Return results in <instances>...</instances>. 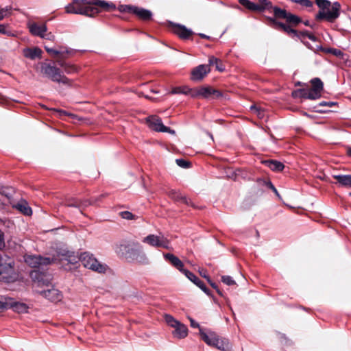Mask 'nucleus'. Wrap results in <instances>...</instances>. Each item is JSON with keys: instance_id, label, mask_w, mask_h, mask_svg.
I'll list each match as a JSON object with an SVG mask.
<instances>
[{"instance_id": "1", "label": "nucleus", "mask_w": 351, "mask_h": 351, "mask_svg": "<svg viewBox=\"0 0 351 351\" xmlns=\"http://www.w3.org/2000/svg\"><path fill=\"white\" fill-rule=\"evenodd\" d=\"M256 11H263L265 10H271L276 18L283 19L286 21L295 25L302 21L301 19L296 15L287 12L285 10L276 6H272L271 2L267 0H257L255 2Z\"/></svg>"}, {"instance_id": "2", "label": "nucleus", "mask_w": 351, "mask_h": 351, "mask_svg": "<svg viewBox=\"0 0 351 351\" xmlns=\"http://www.w3.org/2000/svg\"><path fill=\"white\" fill-rule=\"evenodd\" d=\"M65 12L68 14L92 17L97 14L99 10L94 6V0H72L71 3L65 6Z\"/></svg>"}, {"instance_id": "3", "label": "nucleus", "mask_w": 351, "mask_h": 351, "mask_svg": "<svg viewBox=\"0 0 351 351\" xmlns=\"http://www.w3.org/2000/svg\"><path fill=\"white\" fill-rule=\"evenodd\" d=\"M320 11L317 14V19H325L333 22L339 15L340 4L337 2L331 3L328 0H315Z\"/></svg>"}, {"instance_id": "4", "label": "nucleus", "mask_w": 351, "mask_h": 351, "mask_svg": "<svg viewBox=\"0 0 351 351\" xmlns=\"http://www.w3.org/2000/svg\"><path fill=\"white\" fill-rule=\"evenodd\" d=\"M121 250H123L128 258L141 264L148 263V259L143 252V247L139 243L130 241L121 245Z\"/></svg>"}, {"instance_id": "5", "label": "nucleus", "mask_w": 351, "mask_h": 351, "mask_svg": "<svg viewBox=\"0 0 351 351\" xmlns=\"http://www.w3.org/2000/svg\"><path fill=\"white\" fill-rule=\"evenodd\" d=\"M14 260L5 254H0V281L10 282L15 280Z\"/></svg>"}, {"instance_id": "6", "label": "nucleus", "mask_w": 351, "mask_h": 351, "mask_svg": "<svg viewBox=\"0 0 351 351\" xmlns=\"http://www.w3.org/2000/svg\"><path fill=\"white\" fill-rule=\"evenodd\" d=\"M40 73L52 82L71 86V81L62 73L60 69L47 63L40 64Z\"/></svg>"}, {"instance_id": "7", "label": "nucleus", "mask_w": 351, "mask_h": 351, "mask_svg": "<svg viewBox=\"0 0 351 351\" xmlns=\"http://www.w3.org/2000/svg\"><path fill=\"white\" fill-rule=\"evenodd\" d=\"M202 339L209 346L222 351H230L231 345L228 339L219 337L213 332H204L200 330Z\"/></svg>"}, {"instance_id": "8", "label": "nucleus", "mask_w": 351, "mask_h": 351, "mask_svg": "<svg viewBox=\"0 0 351 351\" xmlns=\"http://www.w3.org/2000/svg\"><path fill=\"white\" fill-rule=\"evenodd\" d=\"M79 259L85 267L93 271L104 273L106 269V266L100 263L93 254L89 252L82 253Z\"/></svg>"}, {"instance_id": "9", "label": "nucleus", "mask_w": 351, "mask_h": 351, "mask_svg": "<svg viewBox=\"0 0 351 351\" xmlns=\"http://www.w3.org/2000/svg\"><path fill=\"white\" fill-rule=\"evenodd\" d=\"M143 242L154 247H162L167 250L171 249L170 241L162 234L158 235L149 234L143 238Z\"/></svg>"}, {"instance_id": "10", "label": "nucleus", "mask_w": 351, "mask_h": 351, "mask_svg": "<svg viewBox=\"0 0 351 351\" xmlns=\"http://www.w3.org/2000/svg\"><path fill=\"white\" fill-rule=\"evenodd\" d=\"M212 95L215 97L221 96V93L216 89L213 88L210 86H200L195 88H191V96L192 97H202L209 98Z\"/></svg>"}, {"instance_id": "11", "label": "nucleus", "mask_w": 351, "mask_h": 351, "mask_svg": "<svg viewBox=\"0 0 351 351\" xmlns=\"http://www.w3.org/2000/svg\"><path fill=\"white\" fill-rule=\"evenodd\" d=\"M311 84L312 85L311 89H310V94L308 96L309 99H317L321 97L322 91L324 88V84L322 80L315 77L311 80Z\"/></svg>"}, {"instance_id": "12", "label": "nucleus", "mask_w": 351, "mask_h": 351, "mask_svg": "<svg viewBox=\"0 0 351 351\" xmlns=\"http://www.w3.org/2000/svg\"><path fill=\"white\" fill-rule=\"evenodd\" d=\"M25 261L32 267H38L43 265H49L52 262L49 258H44L40 256L26 255Z\"/></svg>"}, {"instance_id": "13", "label": "nucleus", "mask_w": 351, "mask_h": 351, "mask_svg": "<svg viewBox=\"0 0 351 351\" xmlns=\"http://www.w3.org/2000/svg\"><path fill=\"white\" fill-rule=\"evenodd\" d=\"M210 71L209 65L201 64L194 68L191 71V80H202Z\"/></svg>"}, {"instance_id": "14", "label": "nucleus", "mask_w": 351, "mask_h": 351, "mask_svg": "<svg viewBox=\"0 0 351 351\" xmlns=\"http://www.w3.org/2000/svg\"><path fill=\"white\" fill-rule=\"evenodd\" d=\"M170 26L172 32L181 38H188L190 36L193 34V32L191 29H187L184 25L171 23Z\"/></svg>"}, {"instance_id": "15", "label": "nucleus", "mask_w": 351, "mask_h": 351, "mask_svg": "<svg viewBox=\"0 0 351 351\" xmlns=\"http://www.w3.org/2000/svg\"><path fill=\"white\" fill-rule=\"evenodd\" d=\"M40 293L47 300L57 302L62 300V295L61 293L56 289L52 287L47 290H44L40 292Z\"/></svg>"}, {"instance_id": "16", "label": "nucleus", "mask_w": 351, "mask_h": 351, "mask_svg": "<svg viewBox=\"0 0 351 351\" xmlns=\"http://www.w3.org/2000/svg\"><path fill=\"white\" fill-rule=\"evenodd\" d=\"M167 195L170 198L175 201H180L186 205L195 207L194 204L187 198L186 196L182 195L179 191L171 189L167 193Z\"/></svg>"}, {"instance_id": "17", "label": "nucleus", "mask_w": 351, "mask_h": 351, "mask_svg": "<svg viewBox=\"0 0 351 351\" xmlns=\"http://www.w3.org/2000/svg\"><path fill=\"white\" fill-rule=\"evenodd\" d=\"M146 123L149 128L156 132H162L165 125L162 124L161 119L157 116H150L146 119Z\"/></svg>"}, {"instance_id": "18", "label": "nucleus", "mask_w": 351, "mask_h": 351, "mask_svg": "<svg viewBox=\"0 0 351 351\" xmlns=\"http://www.w3.org/2000/svg\"><path fill=\"white\" fill-rule=\"evenodd\" d=\"M128 10L143 20H149L152 17V12L143 8L128 7Z\"/></svg>"}, {"instance_id": "19", "label": "nucleus", "mask_w": 351, "mask_h": 351, "mask_svg": "<svg viewBox=\"0 0 351 351\" xmlns=\"http://www.w3.org/2000/svg\"><path fill=\"white\" fill-rule=\"evenodd\" d=\"M183 273L191 282L199 287L203 291L208 294V290L205 285L195 275L186 269L184 270Z\"/></svg>"}, {"instance_id": "20", "label": "nucleus", "mask_w": 351, "mask_h": 351, "mask_svg": "<svg viewBox=\"0 0 351 351\" xmlns=\"http://www.w3.org/2000/svg\"><path fill=\"white\" fill-rule=\"evenodd\" d=\"M289 25L284 24L282 23L277 22L276 25L279 27L281 29H282L285 32L287 33L289 35H291L293 37H300L299 32L292 28V26H296L298 25H293L289 22H287ZM300 23H298L299 24Z\"/></svg>"}, {"instance_id": "21", "label": "nucleus", "mask_w": 351, "mask_h": 351, "mask_svg": "<svg viewBox=\"0 0 351 351\" xmlns=\"http://www.w3.org/2000/svg\"><path fill=\"white\" fill-rule=\"evenodd\" d=\"M94 6L105 11H112L116 9V5L113 3L103 0H94Z\"/></svg>"}, {"instance_id": "22", "label": "nucleus", "mask_w": 351, "mask_h": 351, "mask_svg": "<svg viewBox=\"0 0 351 351\" xmlns=\"http://www.w3.org/2000/svg\"><path fill=\"white\" fill-rule=\"evenodd\" d=\"M164 256H165V259L168 260L169 262H171V263L174 267H176L177 269H178L182 273L184 272V271L185 269L183 268V266H184L183 263L177 256H174L172 254H169V253L164 254Z\"/></svg>"}, {"instance_id": "23", "label": "nucleus", "mask_w": 351, "mask_h": 351, "mask_svg": "<svg viewBox=\"0 0 351 351\" xmlns=\"http://www.w3.org/2000/svg\"><path fill=\"white\" fill-rule=\"evenodd\" d=\"M42 51L38 47L25 48L23 49V55L25 57L34 60L36 58H40Z\"/></svg>"}, {"instance_id": "24", "label": "nucleus", "mask_w": 351, "mask_h": 351, "mask_svg": "<svg viewBox=\"0 0 351 351\" xmlns=\"http://www.w3.org/2000/svg\"><path fill=\"white\" fill-rule=\"evenodd\" d=\"M10 308L13 309L14 311L18 313H25L27 312L29 307L26 304L14 301L12 298Z\"/></svg>"}, {"instance_id": "25", "label": "nucleus", "mask_w": 351, "mask_h": 351, "mask_svg": "<svg viewBox=\"0 0 351 351\" xmlns=\"http://www.w3.org/2000/svg\"><path fill=\"white\" fill-rule=\"evenodd\" d=\"M30 32L36 36L42 37L44 33L47 32V27L44 24L38 25L33 23L29 25Z\"/></svg>"}, {"instance_id": "26", "label": "nucleus", "mask_w": 351, "mask_h": 351, "mask_svg": "<svg viewBox=\"0 0 351 351\" xmlns=\"http://www.w3.org/2000/svg\"><path fill=\"white\" fill-rule=\"evenodd\" d=\"M174 328L173 335L175 337L182 339L187 336L188 329L184 324L180 322Z\"/></svg>"}, {"instance_id": "27", "label": "nucleus", "mask_w": 351, "mask_h": 351, "mask_svg": "<svg viewBox=\"0 0 351 351\" xmlns=\"http://www.w3.org/2000/svg\"><path fill=\"white\" fill-rule=\"evenodd\" d=\"M31 277L38 284V286L47 285L49 282L48 278L45 279V276L43 274L36 271L31 273Z\"/></svg>"}, {"instance_id": "28", "label": "nucleus", "mask_w": 351, "mask_h": 351, "mask_svg": "<svg viewBox=\"0 0 351 351\" xmlns=\"http://www.w3.org/2000/svg\"><path fill=\"white\" fill-rule=\"evenodd\" d=\"M9 191H10L9 188L0 186V207L9 202L11 196Z\"/></svg>"}, {"instance_id": "29", "label": "nucleus", "mask_w": 351, "mask_h": 351, "mask_svg": "<svg viewBox=\"0 0 351 351\" xmlns=\"http://www.w3.org/2000/svg\"><path fill=\"white\" fill-rule=\"evenodd\" d=\"M333 178L341 186L351 188V175H335Z\"/></svg>"}, {"instance_id": "30", "label": "nucleus", "mask_w": 351, "mask_h": 351, "mask_svg": "<svg viewBox=\"0 0 351 351\" xmlns=\"http://www.w3.org/2000/svg\"><path fill=\"white\" fill-rule=\"evenodd\" d=\"M16 209L21 211L23 214L29 216L32 213V208L28 206V204L24 201L21 200L16 205L14 206Z\"/></svg>"}, {"instance_id": "31", "label": "nucleus", "mask_w": 351, "mask_h": 351, "mask_svg": "<svg viewBox=\"0 0 351 351\" xmlns=\"http://www.w3.org/2000/svg\"><path fill=\"white\" fill-rule=\"evenodd\" d=\"M45 49L52 57L57 58V60L65 58V55L68 53L66 51H59L47 46L45 47Z\"/></svg>"}, {"instance_id": "32", "label": "nucleus", "mask_w": 351, "mask_h": 351, "mask_svg": "<svg viewBox=\"0 0 351 351\" xmlns=\"http://www.w3.org/2000/svg\"><path fill=\"white\" fill-rule=\"evenodd\" d=\"M263 162L268 167H269L272 171H280L285 167L282 162L277 160H265Z\"/></svg>"}, {"instance_id": "33", "label": "nucleus", "mask_w": 351, "mask_h": 351, "mask_svg": "<svg viewBox=\"0 0 351 351\" xmlns=\"http://www.w3.org/2000/svg\"><path fill=\"white\" fill-rule=\"evenodd\" d=\"M57 62L62 68H63L64 72L68 74L75 73L77 71V69L75 65L65 62L62 61V60H58Z\"/></svg>"}, {"instance_id": "34", "label": "nucleus", "mask_w": 351, "mask_h": 351, "mask_svg": "<svg viewBox=\"0 0 351 351\" xmlns=\"http://www.w3.org/2000/svg\"><path fill=\"white\" fill-rule=\"evenodd\" d=\"M191 88L188 86H180L173 88L171 90L172 94H184V95H191Z\"/></svg>"}, {"instance_id": "35", "label": "nucleus", "mask_w": 351, "mask_h": 351, "mask_svg": "<svg viewBox=\"0 0 351 351\" xmlns=\"http://www.w3.org/2000/svg\"><path fill=\"white\" fill-rule=\"evenodd\" d=\"M12 8L11 6H6L0 10V21L3 19L9 17L12 14Z\"/></svg>"}, {"instance_id": "36", "label": "nucleus", "mask_w": 351, "mask_h": 351, "mask_svg": "<svg viewBox=\"0 0 351 351\" xmlns=\"http://www.w3.org/2000/svg\"><path fill=\"white\" fill-rule=\"evenodd\" d=\"M10 302H12L11 298H5L0 300V313L3 310L10 308Z\"/></svg>"}, {"instance_id": "37", "label": "nucleus", "mask_w": 351, "mask_h": 351, "mask_svg": "<svg viewBox=\"0 0 351 351\" xmlns=\"http://www.w3.org/2000/svg\"><path fill=\"white\" fill-rule=\"evenodd\" d=\"M250 110L257 115L259 119H263L265 114L263 110L256 105H253L250 107Z\"/></svg>"}, {"instance_id": "38", "label": "nucleus", "mask_w": 351, "mask_h": 351, "mask_svg": "<svg viewBox=\"0 0 351 351\" xmlns=\"http://www.w3.org/2000/svg\"><path fill=\"white\" fill-rule=\"evenodd\" d=\"M239 3L252 11H256L255 2H251L249 0H239Z\"/></svg>"}, {"instance_id": "39", "label": "nucleus", "mask_w": 351, "mask_h": 351, "mask_svg": "<svg viewBox=\"0 0 351 351\" xmlns=\"http://www.w3.org/2000/svg\"><path fill=\"white\" fill-rule=\"evenodd\" d=\"M9 25L8 24H0V34L8 36H14V34L7 29Z\"/></svg>"}, {"instance_id": "40", "label": "nucleus", "mask_w": 351, "mask_h": 351, "mask_svg": "<svg viewBox=\"0 0 351 351\" xmlns=\"http://www.w3.org/2000/svg\"><path fill=\"white\" fill-rule=\"evenodd\" d=\"M165 321L173 328L176 327L180 323V322L176 320L172 316L168 315L165 316Z\"/></svg>"}, {"instance_id": "41", "label": "nucleus", "mask_w": 351, "mask_h": 351, "mask_svg": "<svg viewBox=\"0 0 351 351\" xmlns=\"http://www.w3.org/2000/svg\"><path fill=\"white\" fill-rule=\"evenodd\" d=\"M120 216L125 219L132 220L134 219V215L129 211H123L119 213Z\"/></svg>"}, {"instance_id": "42", "label": "nucleus", "mask_w": 351, "mask_h": 351, "mask_svg": "<svg viewBox=\"0 0 351 351\" xmlns=\"http://www.w3.org/2000/svg\"><path fill=\"white\" fill-rule=\"evenodd\" d=\"M176 164L182 168H189L190 167V162L184 159H176Z\"/></svg>"}, {"instance_id": "43", "label": "nucleus", "mask_w": 351, "mask_h": 351, "mask_svg": "<svg viewBox=\"0 0 351 351\" xmlns=\"http://www.w3.org/2000/svg\"><path fill=\"white\" fill-rule=\"evenodd\" d=\"M221 281L227 285H235V281L229 276H221Z\"/></svg>"}, {"instance_id": "44", "label": "nucleus", "mask_w": 351, "mask_h": 351, "mask_svg": "<svg viewBox=\"0 0 351 351\" xmlns=\"http://www.w3.org/2000/svg\"><path fill=\"white\" fill-rule=\"evenodd\" d=\"M299 35H300V37H299L300 38L308 37L309 39H311L313 41L316 40V37L314 35L309 34L308 32H299Z\"/></svg>"}, {"instance_id": "45", "label": "nucleus", "mask_w": 351, "mask_h": 351, "mask_svg": "<svg viewBox=\"0 0 351 351\" xmlns=\"http://www.w3.org/2000/svg\"><path fill=\"white\" fill-rule=\"evenodd\" d=\"M60 114V115H69V117H71L72 119H73L74 120H76V121H80L82 120L81 118L78 117L77 115L74 114H69L67 113L65 111H63V110H59L58 111Z\"/></svg>"}, {"instance_id": "46", "label": "nucleus", "mask_w": 351, "mask_h": 351, "mask_svg": "<svg viewBox=\"0 0 351 351\" xmlns=\"http://www.w3.org/2000/svg\"><path fill=\"white\" fill-rule=\"evenodd\" d=\"M5 247V243L4 239V234L3 232L0 230V250L4 249Z\"/></svg>"}, {"instance_id": "47", "label": "nucleus", "mask_w": 351, "mask_h": 351, "mask_svg": "<svg viewBox=\"0 0 351 351\" xmlns=\"http://www.w3.org/2000/svg\"><path fill=\"white\" fill-rule=\"evenodd\" d=\"M41 38L48 39L50 40H53L55 39V36L53 34H52L51 32H49V33L45 32L43 34V35L42 36Z\"/></svg>"}, {"instance_id": "48", "label": "nucleus", "mask_w": 351, "mask_h": 351, "mask_svg": "<svg viewBox=\"0 0 351 351\" xmlns=\"http://www.w3.org/2000/svg\"><path fill=\"white\" fill-rule=\"evenodd\" d=\"M80 200L75 199L72 202H69L66 205L69 207H80Z\"/></svg>"}, {"instance_id": "49", "label": "nucleus", "mask_w": 351, "mask_h": 351, "mask_svg": "<svg viewBox=\"0 0 351 351\" xmlns=\"http://www.w3.org/2000/svg\"><path fill=\"white\" fill-rule=\"evenodd\" d=\"M209 65H215V64H217V63L219 62V59L214 57V56H211L209 58Z\"/></svg>"}, {"instance_id": "50", "label": "nucleus", "mask_w": 351, "mask_h": 351, "mask_svg": "<svg viewBox=\"0 0 351 351\" xmlns=\"http://www.w3.org/2000/svg\"><path fill=\"white\" fill-rule=\"evenodd\" d=\"M295 2H300L302 5L305 7H311L312 6L313 3L309 0H301L300 1L295 0Z\"/></svg>"}, {"instance_id": "51", "label": "nucleus", "mask_w": 351, "mask_h": 351, "mask_svg": "<svg viewBox=\"0 0 351 351\" xmlns=\"http://www.w3.org/2000/svg\"><path fill=\"white\" fill-rule=\"evenodd\" d=\"M215 69L220 72H222L225 70L224 66L223 65V64L220 60H219V62L217 63V64H215Z\"/></svg>"}, {"instance_id": "52", "label": "nucleus", "mask_w": 351, "mask_h": 351, "mask_svg": "<svg viewBox=\"0 0 351 351\" xmlns=\"http://www.w3.org/2000/svg\"><path fill=\"white\" fill-rule=\"evenodd\" d=\"M267 185L275 193V194L279 197L280 198V195L278 192V191L276 190V189L274 186V185L271 183V182H267Z\"/></svg>"}, {"instance_id": "53", "label": "nucleus", "mask_w": 351, "mask_h": 351, "mask_svg": "<svg viewBox=\"0 0 351 351\" xmlns=\"http://www.w3.org/2000/svg\"><path fill=\"white\" fill-rule=\"evenodd\" d=\"M302 93L300 94V97L308 99V96L310 94V90H306L304 89H302Z\"/></svg>"}, {"instance_id": "54", "label": "nucleus", "mask_w": 351, "mask_h": 351, "mask_svg": "<svg viewBox=\"0 0 351 351\" xmlns=\"http://www.w3.org/2000/svg\"><path fill=\"white\" fill-rule=\"evenodd\" d=\"M302 93V89H298L293 91L292 96L293 97H300V94Z\"/></svg>"}, {"instance_id": "55", "label": "nucleus", "mask_w": 351, "mask_h": 351, "mask_svg": "<svg viewBox=\"0 0 351 351\" xmlns=\"http://www.w3.org/2000/svg\"><path fill=\"white\" fill-rule=\"evenodd\" d=\"M162 132H168L171 134H175V133H176L174 130H171L169 128L166 127V126L162 128Z\"/></svg>"}, {"instance_id": "56", "label": "nucleus", "mask_w": 351, "mask_h": 351, "mask_svg": "<svg viewBox=\"0 0 351 351\" xmlns=\"http://www.w3.org/2000/svg\"><path fill=\"white\" fill-rule=\"evenodd\" d=\"M240 173H241V170L238 169L234 173V175L232 176H229V177L232 178V179L234 180H237L239 178V176H240Z\"/></svg>"}, {"instance_id": "57", "label": "nucleus", "mask_w": 351, "mask_h": 351, "mask_svg": "<svg viewBox=\"0 0 351 351\" xmlns=\"http://www.w3.org/2000/svg\"><path fill=\"white\" fill-rule=\"evenodd\" d=\"M191 326L193 328H199V325L198 323H197L193 319L189 318Z\"/></svg>"}, {"instance_id": "58", "label": "nucleus", "mask_w": 351, "mask_h": 351, "mask_svg": "<svg viewBox=\"0 0 351 351\" xmlns=\"http://www.w3.org/2000/svg\"><path fill=\"white\" fill-rule=\"evenodd\" d=\"M80 202H81L80 207L81 206H88V205L92 204L91 202L89 200H84V201L80 200Z\"/></svg>"}, {"instance_id": "59", "label": "nucleus", "mask_w": 351, "mask_h": 351, "mask_svg": "<svg viewBox=\"0 0 351 351\" xmlns=\"http://www.w3.org/2000/svg\"><path fill=\"white\" fill-rule=\"evenodd\" d=\"M333 105H335V103L334 102H326V101H322L319 104V106H329V107H331Z\"/></svg>"}, {"instance_id": "60", "label": "nucleus", "mask_w": 351, "mask_h": 351, "mask_svg": "<svg viewBox=\"0 0 351 351\" xmlns=\"http://www.w3.org/2000/svg\"><path fill=\"white\" fill-rule=\"evenodd\" d=\"M208 282L210 283V286H211L212 287H213L214 289H215L217 290V293H218L219 295H222V294H221V291H220V290L217 288V285H216L214 282H213L210 280V282Z\"/></svg>"}, {"instance_id": "61", "label": "nucleus", "mask_w": 351, "mask_h": 351, "mask_svg": "<svg viewBox=\"0 0 351 351\" xmlns=\"http://www.w3.org/2000/svg\"><path fill=\"white\" fill-rule=\"evenodd\" d=\"M200 275H201L202 277L205 278L208 280V282H210V278H209L207 275H206V274H205V271H200Z\"/></svg>"}, {"instance_id": "62", "label": "nucleus", "mask_w": 351, "mask_h": 351, "mask_svg": "<svg viewBox=\"0 0 351 351\" xmlns=\"http://www.w3.org/2000/svg\"><path fill=\"white\" fill-rule=\"evenodd\" d=\"M334 54H335L336 56H340L341 54V52L339 50L335 49L334 50Z\"/></svg>"}, {"instance_id": "63", "label": "nucleus", "mask_w": 351, "mask_h": 351, "mask_svg": "<svg viewBox=\"0 0 351 351\" xmlns=\"http://www.w3.org/2000/svg\"><path fill=\"white\" fill-rule=\"evenodd\" d=\"M347 154L351 156V147H347Z\"/></svg>"}, {"instance_id": "64", "label": "nucleus", "mask_w": 351, "mask_h": 351, "mask_svg": "<svg viewBox=\"0 0 351 351\" xmlns=\"http://www.w3.org/2000/svg\"><path fill=\"white\" fill-rule=\"evenodd\" d=\"M199 36H201L202 38H209V36L205 35V34H199Z\"/></svg>"}]
</instances>
